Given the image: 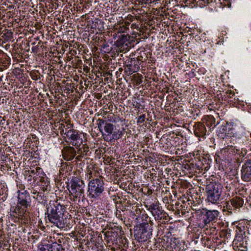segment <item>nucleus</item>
Returning a JSON list of instances; mask_svg holds the SVG:
<instances>
[{
	"label": "nucleus",
	"instance_id": "f257e3e1",
	"mask_svg": "<svg viewBox=\"0 0 251 251\" xmlns=\"http://www.w3.org/2000/svg\"><path fill=\"white\" fill-rule=\"evenodd\" d=\"M65 211V206L61 205L57 201H50L47 208L49 221L58 228L65 227L66 224L63 217Z\"/></svg>",
	"mask_w": 251,
	"mask_h": 251
},
{
	"label": "nucleus",
	"instance_id": "f03ea898",
	"mask_svg": "<svg viewBox=\"0 0 251 251\" xmlns=\"http://www.w3.org/2000/svg\"><path fill=\"white\" fill-rule=\"evenodd\" d=\"M97 125L101 133L104 140L107 142H111L121 138L124 132L120 129L114 130L113 124L107 123L102 119H98Z\"/></svg>",
	"mask_w": 251,
	"mask_h": 251
},
{
	"label": "nucleus",
	"instance_id": "7ed1b4c3",
	"mask_svg": "<svg viewBox=\"0 0 251 251\" xmlns=\"http://www.w3.org/2000/svg\"><path fill=\"white\" fill-rule=\"evenodd\" d=\"M207 201L213 204H218L224 199L223 186L216 181H212L206 187Z\"/></svg>",
	"mask_w": 251,
	"mask_h": 251
},
{
	"label": "nucleus",
	"instance_id": "20e7f679",
	"mask_svg": "<svg viewBox=\"0 0 251 251\" xmlns=\"http://www.w3.org/2000/svg\"><path fill=\"white\" fill-rule=\"evenodd\" d=\"M84 186V183L80 178L75 177L72 179L68 190L74 201L83 197Z\"/></svg>",
	"mask_w": 251,
	"mask_h": 251
},
{
	"label": "nucleus",
	"instance_id": "39448f33",
	"mask_svg": "<svg viewBox=\"0 0 251 251\" xmlns=\"http://www.w3.org/2000/svg\"><path fill=\"white\" fill-rule=\"evenodd\" d=\"M104 183L102 177L93 178L88 183L89 197L97 198L99 197L104 191Z\"/></svg>",
	"mask_w": 251,
	"mask_h": 251
},
{
	"label": "nucleus",
	"instance_id": "423d86ee",
	"mask_svg": "<svg viewBox=\"0 0 251 251\" xmlns=\"http://www.w3.org/2000/svg\"><path fill=\"white\" fill-rule=\"evenodd\" d=\"M65 134L73 146L79 147L82 144V138L77 131L70 129Z\"/></svg>",
	"mask_w": 251,
	"mask_h": 251
},
{
	"label": "nucleus",
	"instance_id": "0eeeda50",
	"mask_svg": "<svg viewBox=\"0 0 251 251\" xmlns=\"http://www.w3.org/2000/svg\"><path fill=\"white\" fill-rule=\"evenodd\" d=\"M27 214V208L18 204L16 207H13L11 210L10 215L18 220L26 218Z\"/></svg>",
	"mask_w": 251,
	"mask_h": 251
},
{
	"label": "nucleus",
	"instance_id": "6e6552de",
	"mask_svg": "<svg viewBox=\"0 0 251 251\" xmlns=\"http://www.w3.org/2000/svg\"><path fill=\"white\" fill-rule=\"evenodd\" d=\"M242 178L245 181H251V159L248 160L242 166Z\"/></svg>",
	"mask_w": 251,
	"mask_h": 251
},
{
	"label": "nucleus",
	"instance_id": "1a4fd4ad",
	"mask_svg": "<svg viewBox=\"0 0 251 251\" xmlns=\"http://www.w3.org/2000/svg\"><path fill=\"white\" fill-rule=\"evenodd\" d=\"M19 192L18 204L27 208L28 206L29 205V202L28 201V200H29L28 193L27 191H25L23 192L19 191Z\"/></svg>",
	"mask_w": 251,
	"mask_h": 251
},
{
	"label": "nucleus",
	"instance_id": "9d476101",
	"mask_svg": "<svg viewBox=\"0 0 251 251\" xmlns=\"http://www.w3.org/2000/svg\"><path fill=\"white\" fill-rule=\"evenodd\" d=\"M76 152L73 147H66L62 151V155L65 160H71L75 157Z\"/></svg>",
	"mask_w": 251,
	"mask_h": 251
},
{
	"label": "nucleus",
	"instance_id": "9b49d317",
	"mask_svg": "<svg viewBox=\"0 0 251 251\" xmlns=\"http://www.w3.org/2000/svg\"><path fill=\"white\" fill-rule=\"evenodd\" d=\"M136 235L139 242H145L150 238L151 234L146 228L142 227L139 229Z\"/></svg>",
	"mask_w": 251,
	"mask_h": 251
},
{
	"label": "nucleus",
	"instance_id": "f8f14e48",
	"mask_svg": "<svg viewBox=\"0 0 251 251\" xmlns=\"http://www.w3.org/2000/svg\"><path fill=\"white\" fill-rule=\"evenodd\" d=\"M39 251H63L62 246L56 243L46 245L41 247Z\"/></svg>",
	"mask_w": 251,
	"mask_h": 251
},
{
	"label": "nucleus",
	"instance_id": "ddd939ff",
	"mask_svg": "<svg viewBox=\"0 0 251 251\" xmlns=\"http://www.w3.org/2000/svg\"><path fill=\"white\" fill-rule=\"evenodd\" d=\"M206 128L202 124L199 123L194 126V133L196 136L203 137L206 135Z\"/></svg>",
	"mask_w": 251,
	"mask_h": 251
},
{
	"label": "nucleus",
	"instance_id": "4468645a",
	"mask_svg": "<svg viewBox=\"0 0 251 251\" xmlns=\"http://www.w3.org/2000/svg\"><path fill=\"white\" fill-rule=\"evenodd\" d=\"M129 37L126 35L122 34L119 36V39L116 41L115 45L120 48H124L125 46H128Z\"/></svg>",
	"mask_w": 251,
	"mask_h": 251
},
{
	"label": "nucleus",
	"instance_id": "2eb2a0df",
	"mask_svg": "<svg viewBox=\"0 0 251 251\" xmlns=\"http://www.w3.org/2000/svg\"><path fill=\"white\" fill-rule=\"evenodd\" d=\"M205 211V216L206 217V219L204 220L205 223H209L218 216L219 212L217 210H208L206 209Z\"/></svg>",
	"mask_w": 251,
	"mask_h": 251
},
{
	"label": "nucleus",
	"instance_id": "dca6fc26",
	"mask_svg": "<svg viewBox=\"0 0 251 251\" xmlns=\"http://www.w3.org/2000/svg\"><path fill=\"white\" fill-rule=\"evenodd\" d=\"M226 127L225 126H222L219 128L217 131V135L221 139H225L227 138L228 137H231L229 134L230 130H228L226 133Z\"/></svg>",
	"mask_w": 251,
	"mask_h": 251
},
{
	"label": "nucleus",
	"instance_id": "f3484780",
	"mask_svg": "<svg viewBox=\"0 0 251 251\" xmlns=\"http://www.w3.org/2000/svg\"><path fill=\"white\" fill-rule=\"evenodd\" d=\"M244 203L243 200L240 197H236L230 201V204L234 208V210L240 208Z\"/></svg>",
	"mask_w": 251,
	"mask_h": 251
},
{
	"label": "nucleus",
	"instance_id": "a211bd4d",
	"mask_svg": "<svg viewBox=\"0 0 251 251\" xmlns=\"http://www.w3.org/2000/svg\"><path fill=\"white\" fill-rule=\"evenodd\" d=\"M86 176L88 179H90L93 177H97L99 175V172L94 168L92 165L88 166L86 171Z\"/></svg>",
	"mask_w": 251,
	"mask_h": 251
},
{
	"label": "nucleus",
	"instance_id": "6ab92c4d",
	"mask_svg": "<svg viewBox=\"0 0 251 251\" xmlns=\"http://www.w3.org/2000/svg\"><path fill=\"white\" fill-rule=\"evenodd\" d=\"M155 220H161L165 215L161 207H159L155 211L151 213Z\"/></svg>",
	"mask_w": 251,
	"mask_h": 251
},
{
	"label": "nucleus",
	"instance_id": "aec40b11",
	"mask_svg": "<svg viewBox=\"0 0 251 251\" xmlns=\"http://www.w3.org/2000/svg\"><path fill=\"white\" fill-rule=\"evenodd\" d=\"M219 123H216V120L215 118L212 116H208L206 119V125L207 126L210 127H212V128L215 127Z\"/></svg>",
	"mask_w": 251,
	"mask_h": 251
},
{
	"label": "nucleus",
	"instance_id": "412c9836",
	"mask_svg": "<svg viewBox=\"0 0 251 251\" xmlns=\"http://www.w3.org/2000/svg\"><path fill=\"white\" fill-rule=\"evenodd\" d=\"M128 29V28L126 27L125 25H120L118 27L115 28L114 31L115 32L113 35L114 38H116L117 36V33H122L126 32V31Z\"/></svg>",
	"mask_w": 251,
	"mask_h": 251
},
{
	"label": "nucleus",
	"instance_id": "4be33fe9",
	"mask_svg": "<svg viewBox=\"0 0 251 251\" xmlns=\"http://www.w3.org/2000/svg\"><path fill=\"white\" fill-rule=\"evenodd\" d=\"M138 67L136 68L135 66L132 67L131 65L126 66V72H128L130 75L132 74L133 73L136 72L138 70Z\"/></svg>",
	"mask_w": 251,
	"mask_h": 251
},
{
	"label": "nucleus",
	"instance_id": "5701e85b",
	"mask_svg": "<svg viewBox=\"0 0 251 251\" xmlns=\"http://www.w3.org/2000/svg\"><path fill=\"white\" fill-rule=\"evenodd\" d=\"M159 207L157 203H152L149 205L148 209L152 213L154 211H155Z\"/></svg>",
	"mask_w": 251,
	"mask_h": 251
},
{
	"label": "nucleus",
	"instance_id": "b1692460",
	"mask_svg": "<svg viewBox=\"0 0 251 251\" xmlns=\"http://www.w3.org/2000/svg\"><path fill=\"white\" fill-rule=\"evenodd\" d=\"M145 119H146L145 115L143 114L138 117L137 120V123L138 124H142L145 122Z\"/></svg>",
	"mask_w": 251,
	"mask_h": 251
},
{
	"label": "nucleus",
	"instance_id": "393cba45",
	"mask_svg": "<svg viewBox=\"0 0 251 251\" xmlns=\"http://www.w3.org/2000/svg\"><path fill=\"white\" fill-rule=\"evenodd\" d=\"M42 173V170L39 167H36L35 169L32 170L30 171V174H36Z\"/></svg>",
	"mask_w": 251,
	"mask_h": 251
},
{
	"label": "nucleus",
	"instance_id": "a878e982",
	"mask_svg": "<svg viewBox=\"0 0 251 251\" xmlns=\"http://www.w3.org/2000/svg\"><path fill=\"white\" fill-rule=\"evenodd\" d=\"M139 2L145 4L151 3L154 2L156 0H138Z\"/></svg>",
	"mask_w": 251,
	"mask_h": 251
},
{
	"label": "nucleus",
	"instance_id": "bb28decb",
	"mask_svg": "<svg viewBox=\"0 0 251 251\" xmlns=\"http://www.w3.org/2000/svg\"><path fill=\"white\" fill-rule=\"evenodd\" d=\"M227 207V210L229 213H232V208H231V205L229 204L228 203H227V204L226 205Z\"/></svg>",
	"mask_w": 251,
	"mask_h": 251
},
{
	"label": "nucleus",
	"instance_id": "cd10ccee",
	"mask_svg": "<svg viewBox=\"0 0 251 251\" xmlns=\"http://www.w3.org/2000/svg\"><path fill=\"white\" fill-rule=\"evenodd\" d=\"M226 94H229V95L232 94V95H234V92H233L231 90H228L226 92Z\"/></svg>",
	"mask_w": 251,
	"mask_h": 251
},
{
	"label": "nucleus",
	"instance_id": "c85d7f7f",
	"mask_svg": "<svg viewBox=\"0 0 251 251\" xmlns=\"http://www.w3.org/2000/svg\"><path fill=\"white\" fill-rule=\"evenodd\" d=\"M80 158H81V156L78 155V156H77L76 157V159L77 160H80Z\"/></svg>",
	"mask_w": 251,
	"mask_h": 251
},
{
	"label": "nucleus",
	"instance_id": "c756f323",
	"mask_svg": "<svg viewBox=\"0 0 251 251\" xmlns=\"http://www.w3.org/2000/svg\"><path fill=\"white\" fill-rule=\"evenodd\" d=\"M173 240H174V241L177 240V239L175 237L171 238V241H172Z\"/></svg>",
	"mask_w": 251,
	"mask_h": 251
},
{
	"label": "nucleus",
	"instance_id": "7c9ffc66",
	"mask_svg": "<svg viewBox=\"0 0 251 251\" xmlns=\"http://www.w3.org/2000/svg\"><path fill=\"white\" fill-rule=\"evenodd\" d=\"M236 150H237V152H238V153H239L240 150H239V149H236Z\"/></svg>",
	"mask_w": 251,
	"mask_h": 251
},
{
	"label": "nucleus",
	"instance_id": "2f4dec72",
	"mask_svg": "<svg viewBox=\"0 0 251 251\" xmlns=\"http://www.w3.org/2000/svg\"><path fill=\"white\" fill-rule=\"evenodd\" d=\"M250 136H251V134H250Z\"/></svg>",
	"mask_w": 251,
	"mask_h": 251
}]
</instances>
